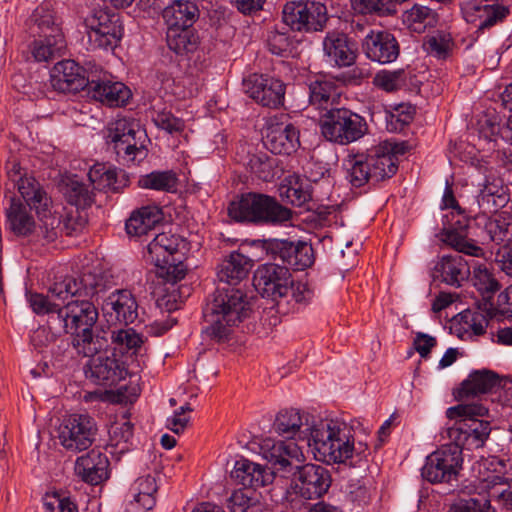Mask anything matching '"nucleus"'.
Listing matches in <instances>:
<instances>
[{
	"instance_id": "obj_35",
	"label": "nucleus",
	"mask_w": 512,
	"mask_h": 512,
	"mask_svg": "<svg viewBox=\"0 0 512 512\" xmlns=\"http://www.w3.org/2000/svg\"><path fill=\"white\" fill-rule=\"evenodd\" d=\"M465 18L468 22H475L478 18L480 23L477 31L483 32L501 22L509 14L508 8L499 5H471L465 10Z\"/></svg>"
},
{
	"instance_id": "obj_23",
	"label": "nucleus",
	"mask_w": 512,
	"mask_h": 512,
	"mask_svg": "<svg viewBox=\"0 0 512 512\" xmlns=\"http://www.w3.org/2000/svg\"><path fill=\"white\" fill-rule=\"evenodd\" d=\"M270 465L271 467L269 468L241 458L235 462L230 476L236 484L242 485L244 488L256 490L271 484L276 474L280 473L272 464Z\"/></svg>"
},
{
	"instance_id": "obj_7",
	"label": "nucleus",
	"mask_w": 512,
	"mask_h": 512,
	"mask_svg": "<svg viewBox=\"0 0 512 512\" xmlns=\"http://www.w3.org/2000/svg\"><path fill=\"white\" fill-rule=\"evenodd\" d=\"M183 239L176 234L160 233L147 245V260L155 266V274L164 282L175 284L182 280L187 268L183 264L180 245Z\"/></svg>"
},
{
	"instance_id": "obj_61",
	"label": "nucleus",
	"mask_w": 512,
	"mask_h": 512,
	"mask_svg": "<svg viewBox=\"0 0 512 512\" xmlns=\"http://www.w3.org/2000/svg\"><path fill=\"white\" fill-rule=\"evenodd\" d=\"M153 122L158 128L165 130L170 134L182 132L185 127L182 119L175 117L168 111L158 112L154 116Z\"/></svg>"
},
{
	"instance_id": "obj_12",
	"label": "nucleus",
	"mask_w": 512,
	"mask_h": 512,
	"mask_svg": "<svg viewBox=\"0 0 512 512\" xmlns=\"http://www.w3.org/2000/svg\"><path fill=\"white\" fill-rule=\"evenodd\" d=\"M283 23L292 31H322L328 20L326 6L309 0L288 1L282 9Z\"/></svg>"
},
{
	"instance_id": "obj_39",
	"label": "nucleus",
	"mask_w": 512,
	"mask_h": 512,
	"mask_svg": "<svg viewBox=\"0 0 512 512\" xmlns=\"http://www.w3.org/2000/svg\"><path fill=\"white\" fill-rule=\"evenodd\" d=\"M476 200L483 214H492L507 204L508 195L502 186L488 183L480 190Z\"/></svg>"
},
{
	"instance_id": "obj_3",
	"label": "nucleus",
	"mask_w": 512,
	"mask_h": 512,
	"mask_svg": "<svg viewBox=\"0 0 512 512\" xmlns=\"http://www.w3.org/2000/svg\"><path fill=\"white\" fill-rule=\"evenodd\" d=\"M263 458L281 472L283 477L291 476L285 492V499L293 502L296 499L318 500L329 490L332 478L329 470L321 465L307 463L294 465L302 455L294 442L266 439L261 445Z\"/></svg>"
},
{
	"instance_id": "obj_22",
	"label": "nucleus",
	"mask_w": 512,
	"mask_h": 512,
	"mask_svg": "<svg viewBox=\"0 0 512 512\" xmlns=\"http://www.w3.org/2000/svg\"><path fill=\"white\" fill-rule=\"evenodd\" d=\"M92 77L74 60H62L55 64L51 73V86L62 93H77L84 90Z\"/></svg>"
},
{
	"instance_id": "obj_34",
	"label": "nucleus",
	"mask_w": 512,
	"mask_h": 512,
	"mask_svg": "<svg viewBox=\"0 0 512 512\" xmlns=\"http://www.w3.org/2000/svg\"><path fill=\"white\" fill-rule=\"evenodd\" d=\"M371 172V181L380 182L392 177L398 169L396 157L387 152L383 145L365 154Z\"/></svg>"
},
{
	"instance_id": "obj_37",
	"label": "nucleus",
	"mask_w": 512,
	"mask_h": 512,
	"mask_svg": "<svg viewBox=\"0 0 512 512\" xmlns=\"http://www.w3.org/2000/svg\"><path fill=\"white\" fill-rule=\"evenodd\" d=\"M10 229L17 236H27L35 229V221L26 206L15 197L11 198L10 207L6 211Z\"/></svg>"
},
{
	"instance_id": "obj_8",
	"label": "nucleus",
	"mask_w": 512,
	"mask_h": 512,
	"mask_svg": "<svg viewBox=\"0 0 512 512\" xmlns=\"http://www.w3.org/2000/svg\"><path fill=\"white\" fill-rule=\"evenodd\" d=\"M107 142L113 145L117 156L126 163L141 162L147 156L146 130L132 117L116 119L108 128Z\"/></svg>"
},
{
	"instance_id": "obj_9",
	"label": "nucleus",
	"mask_w": 512,
	"mask_h": 512,
	"mask_svg": "<svg viewBox=\"0 0 512 512\" xmlns=\"http://www.w3.org/2000/svg\"><path fill=\"white\" fill-rule=\"evenodd\" d=\"M321 135L329 142L349 145L369 131L366 119L347 108H330L319 119Z\"/></svg>"
},
{
	"instance_id": "obj_21",
	"label": "nucleus",
	"mask_w": 512,
	"mask_h": 512,
	"mask_svg": "<svg viewBox=\"0 0 512 512\" xmlns=\"http://www.w3.org/2000/svg\"><path fill=\"white\" fill-rule=\"evenodd\" d=\"M91 359L85 369L88 379L97 385L112 387L123 380L127 375L124 363L118 360L115 355L90 356Z\"/></svg>"
},
{
	"instance_id": "obj_45",
	"label": "nucleus",
	"mask_w": 512,
	"mask_h": 512,
	"mask_svg": "<svg viewBox=\"0 0 512 512\" xmlns=\"http://www.w3.org/2000/svg\"><path fill=\"white\" fill-rule=\"evenodd\" d=\"M134 501L130 504H139L143 509L150 512L156 504L155 493L158 490L155 477L146 475L139 477L135 482Z\"/></svg>"
},
{
	"instance_id": "obj_48",
	"label": "nucleus",
	"mask_w": 512,
	"mask_h": 512,
	"mask_svg": "<svg viewBox=\"0 0 512 512\" xmlns=\"http://www.w3.org/2000/svg\"><path fill=\"white\" fill-rule=\"evenodd\" d=\"M231 512H262V504L253 492L241 489L234 491L227 500Z\"/></svg>"
},
{
	"instance_id": "obj_11",
	"label": "nucleus",
	"mask_w": 512,
	"mask_h": 512,
	"mask_svg": "<svg viewBox=\"0 0 512 512\" xmlns=\"http://www.w3.org/2000/svg\"><path fill=\"white\" fill-rule=\"evenodd\" d=\"M91 50L113 51L120 43L124 28L121 17L108 9H94L84 19Z\"/></svg>"
},
{
	"instance_id": "obj_57",
	"label": "nucleus",
	"mask_w": 512,
	"mask_h": 512,
	"mask_svg": "<svg viewBox=\"0 0 512 512\" xmlns=\"http://www.w3.org/2000/svg\"><path fill=\"white\" fill-rule=\"evenodd\" d=\"M113 343L126 348L127 350L137 351L143 344L142 337L134 329H119L112 331Z\"/></svg>"
},
{
	"instance_id": "obj_14",
	"label": "nucleus",
	"mask_w": 512,
	"mask_h": 512,
	"mask_svg": "<svg viewBox=\"0 0 512 512\" xmlns=\"http://www.w3.org/2000/svg\"><path fill=\"white\" fill-rule=\"evenodd\" d=\"M463 458L458 446L447 445L431 453L422 468V477L430 483H450L457 480Z\"/></svg>"
},
{
	"instance_id": "obj_59",
	"label": "nucleus",
	"mask_w": 512,
	"mask_h": 512,
	"mask_svg": "<svg viewBox=\"0 0 512 512\" xmlns=\"http://www.w3.org/2000/svg\"><path fill=\"white\" fill-rule=\"evenodd\" d=\"M509 229V223L501 216L487 217L485 221V230L489 239L495 243L504 241Z\"/></svg>"
},
{
	"instance_id": "obj_28",
	"label": "nucleus",
	"mask_w": 512,
	"mask_h": 512,
	"mask_svg": "<svg viewBox=\"0 0 512 512\" xmlns=\"http://www.w3.org/2000/svg\"><path fill=\"white\" fill-rule=\"evenodd\" d=\"M199 15L198 6L186 0L173 1L162 12L167 29L193 28Z\"/></svg>"
},
{
	"instance_id": "obj_1",
	"label": "nucleus",
	"mask_w": 512,
	"mask_h": 512,
	"mask_svg": "<svg viewBox=\"0 0 512 512\" xmlns=\"http://www.w3.org/2000/svg\"><path fill=\"white\" fill-rule=\"evenodd\" d=\"M49 292L63 302L60 310L52 314L50 326L73 335L72 344L78 354L92 356L108 346L104 336L93 332L99 316L91 300L99 292V284L93 274H83L79 278L66 277L54 283Z\"/></svg>"
},
{
	"instance_id": "obj_20",
	"label": "nucleus",
	"mask_w": 512,
	"mask_h": 512,
	"mask_svg": "<svg viewBox=\"0 0 512 512\" xmlns=\"http://www.w3.org/2000/svg\"><path fill=\"white\" fill-rule=\"evenodd\" d=\"M362 50L370 60L388 64L398 58L400 46L389 31L369 29L364 35Z\"/></svg>"
},
{
	"instance_id": "obj_18",
	"label": "nucleus",
	"mask_w": 512,
	"mask_h": 512,
	"mask_svg": "<svg viewBox=\"0 0 512 512\" xmlns=\"http://www.w3.org/2000/svg\"><path fill=\"white\" fill-rule=\"evenodd\" d=\"M299 136L294 124L274 117L267 123L264 145L273 154L290 155L300 146Z\"/></svg>"
},
{
	"instance_id": "obj_26",
	"label": "nucleus",
	"mask_w": 512,
	"mask_h": 512,
	"mask_svg": "<svg viewBox=\"0 0 512 512\" xmlns=\"http://www.w3.org/2000/svg\"><path fill=\"white\" fill-rule=\"evenodd\" d=\"M502 387L499 375L491 370H476L469 374L458 390L459 399L492 393Z\"/></svg>"
},
{
	"instance_id": "obj_10",
	"label": "nucleus",
	"mask_w": 512,
	"mask_h": 512,
	"mask_svg": "<svg viewBox=\"0 0 512 512\" xmlns=\"http://www.w3.org/2000/svg\"><path fill=\"white\" fill-rule=\"evenodd\" d=\"M19 193L30 209L38 215L40 233L46 242L55 241L62 233V216L51 211L52 200L34 177L19 181Z\"/></svg>"
},
{
	"instance_id": "obj_33",
	"label": "nucleus",
	"mask_w": 512,
	"mask_h": 512,
	"mask_svg": "<svg viewBox=\"0 0 512 512\" xmlns=\"http://www.w3.org/2000/svg\"><path fill=\"white\" fill-rule=\"evenodd\" d=\"M29 29L34 37L40 39H64L62 30L56 22L53 12L46 6L37 7L29 19Z\"/></svg>"
},
{
	"instance_id": "obj_52",
	"label": "nucleus",
	"mask_w": 512,
	"mask_h": 512,
	"mask_svg": "<svg viewBox=\"0 0 512 512\" xmlns=\"http://www.w3.org/2000/svg\"><path fill=\"white\" fill-rule=\"evenodd\" d=\"M406 80L407 74L403 69L394 71L382 70L375 75L373 83L376 87L386 92H393L405 86Z\"/></svg>"
},
{
	"instance_id": "obj_42",
	"label": "nucleus",
	"mask_w": 512,
	"mask_h": 512,
	"mask_svg": "<svg viewBox=\"0 0 512 512\" xmlns=\"http://www.w3.org/2000/svg\"><path fill=\"white\" fill-rule=\"evenodd\" d=\"M442 241L458 253H463L469 256L480 257L484 254L483 249L476 245L473 240L467 238V232L458 231L456 228L443 229Z\"/></svg>"
},
{
	"instance_id": "obj_60",
	"label": "nucleus",
	"mask_w": 512,
	"mask_h": 512,
	"mask_svg": "<svg viewBox=\"0 0 512 512\" xmlns=\"http://www.w3.org/2000/svg\"><path fill=\"white\" fill-rule=\"evenodd\" d=\"M29 303L32 310L38 315H47V323L51 320L53 313L56 314L61 308V304L51 302L48 297L42 294H31Z\"/></svg>"
},
{
	"instance_id": "obj_30",
	"label": "nucleus",
	"mask_w": 512,
	"mask_h": 512,
	"mask_svg": "<svg viewBox=\"0 0 512 512\" xmlns=\"http://www.w3.org/2000/svg\"><path fill=\"white\" fill-rule=\"evenodd\" d=\"M252 265L251 259L247 256L232 252L219 265L217 277L221 283L227 285L226 287H233L246 278Z\"/></svg>"
},
{
	"instance_id": "obj_36",
	"label": "nucleus",
	"mask_w": 512,
	"mask_h": 512,
	"mask_svg": "<svg viewBox=\"0 0 512 512\" xmlns=\"http://www.w3.org/2000/svg\"><path fill=\"white\" fill-rule=\"evenodd\" d=\"M166 42L168 48L180 56L194 53L200 43L199 35L194 28L167 29Z\"/></svg>"
},
{
	"instance_id": "obj_15",
	"label": "nucleus",
	"mask_w": 512,
	"mask_h": 512,
	"mask_svg": "<svg viewBox=\"0 0 512 512\" xmlns=\"http://www.w3.org/2000/svg\"><path fill=\"white\" fill-rule=\"evenodd\" d=\"M97 433L95 420L87 414H72L59 427V441L67 450L79 452L88 449Z\"/></svg>"
},
{
	"instance_id": "obj_27",
	"label": "nucleus",
	"mask_w": 512,
	"mask_h": 512,
	"mask_svg": "<svg viewBox=\"0 0 512 512\" xmlns=\"http://www.w3.org/2000/svg\"><path fill=\"white\" fill-rule=\"evenodd\" d=\"M323 50L330 62L339 67L350 66L356 59V53L347 35L342 32H328L323 40Z\"/></svg>"
},
{
	"instance_id": "obj_17",
	"label": "nucleus",
	"mask_w": 512,
	"mask_h": 512,
	"mask_svg": "<svg viewBox=\"0 0 512 512\" xmlns=\"http://www.w3.org/2000/svg\"><path fill=\"white\" fill-rule=\"evenodd\" d=\"M246 93L265 107L277 108L284 103L285 84L267 74L254 73L244 80Z\"/></svg>"
},
{
	"instance_id": "obj_31",
	"label": "nucleus",
	"mask_w": 512,
	"mask_h": 512,
	"mask_svg": "<svg viewBox=\"0 0 512 512\" xmlns=\"http://www.w3.org/2000/svg\"><path fill=\"white\" fill-rule=\"evenodd\" d=\"M163 220L162 209L157 205L142 206L134 210L127 219L125 228L131 236H142Z\"/></svg>"
},
{
	"instance_id": "obj_4",
	"label": "nucleus",
	"mask_w": 512,
	"mask_h": 512,
	"mask_svg": "<svg viewBox=\"0 0 512 512\" xmlns=\"http://www.w3.org/2000/svg\"><path fill=\"white\" fill-rule=\"evenodd\" d=\"M251 304L240 288L218 287L203 308L205 333L218 342L228 339L232 328L251 313Z\"/></svg>"
},
{
	"instance_id": "obj_2",
	"label": "nucleus",
	"mask_w": 512,
	"mask_h": 512,
	"mask_svg": "<svg viewBox=\"0 0 512 512\" xmlns=\"http://www.w3.org/2000/svg\"><path fill=\"white\" fill-rule=\"evenodd\" d=\"M310 415L297 409H283L278 412L273 428L287 439L298 433L309 435L308 444L315 458L327 464L344 463L351 467H362L367 463L368 445L355 443L352 428L340 420L309 421Z\"/></svg>"
},
{
	"instance_id": "obj_16",
	"label": "nucleus",
	"mask_w": 512,
	"mask_h": 512,
	"mask_svg": "<svg viewBox=\"0 0 512 512\" xmlns=\"http://www.w3.org/2000/svg\"><path fill=\"white\" fill-rule=\"evenodd\" d=\"M254 286L262 297L278 301L291 289V273L288 267L276 263L260 265L254 273Z\"/></svg>"
},
{
	"instance_id": "obj_19",
	"label": "nucleus",
	"mask_w": 512,
	"mask_h": 512,
	"mask_svg": "<svg viewBox=\"0 0 512 512\" xmlns=\"http://www.w3.org/2000/svg\"><path fill=\"white\" fill-rule=\"evenodd\" d=\"M102 311L111 325H129L138 318V303L129 290H115L104 300Z\"/></svg>"
},
{
	"instance_id": "obj_32",
	"label": "nucleus",
	"mask_w": 512,
	"mask_h": 512,
	"mask_svg": "<svg viewBox=\"0 0 512 512\" xmlns=\"http://www.w3.org/2000/svg\"><path fill=\"white\" fill-rule=\"evenodd\" d=\"M65 331H57L47 323V326H40L30 335L32 346L39 352L49 350L52 355H61L69 346L70 341L64 338Z\"/></svg>"
},
{
	"instance_id": "obj_53",
	"label": "nucleus",
	"mask_w": 512,
	"mask_h": 512,
	"mask_svg": "<svg viewBox=\"0 0 512 512\" xmlns=\"http://www.w3.org/2000/svg\"><path fill=\"white\" fill-rule=\"evenodd\" d=\"M413 117V107L400 104L392 111L386 112L387 129L392 132H400L412 122Z\"/></svg>"
},
{
	"instance_id": "obj_54",
	"label": "nucleus",
	"mask_w": 512,
	"mask_h": 512,
	"mask_svg": "<svg viewBox=\"0 0 512 512\" xmlns=\"http://www.w3.org/2000/svg\"><path fill=\"white\" fill-rule=\"evenodd\" d=\"M453 41L448 34L438 33L429 36L423 43L424 50L438 59H446L452 49Z\"/></svg>"
},
{
	"instance_id": "obj_46",
	"label": "nucleus",
	"mask_w": 512,
	"mask_h": 512,
	"mask_svg": "<svg viewBox=\"0 0 512 512\" xmlns=\"http://www.w3.org/2000/svg\"><path fill=\"white\" fill-rule=\"evenodd\" d=\"M134 425L130 422L127 413L122 416V421L114 422L109 428V442L113 447H119V452L129 450L133 438Z\"/></svg>"
},
{
	"instance_id": "obj_6",
	"label": "nucleus",
	"mask_w": 512,
	"mask_h": 512,
	"mask_svg": "<svg viewBox=\"0 0 512 512\" xmlns=\"http://www.w3.org/2000/svg\"><path fill=\"white\" fill-rule=\"evenodd\" d=\"M228 215L237 222L280 225L291 220L292 211L272 196L248 192L229 204Z\"/></svg>"
},
{
	"instance_id": "obj_29",
	"label": "nucleus",
	"mask_w": 512,
	"mask_h": 512,
	"mask_svg": "<svg viewBox=\"0 0 512 512\" xmlns=\"http://www.w3.org/2000/svg\"><path fill=\"white\" fill-rule=\"evenodd\" d=\"M309 103L316 109H323L326 112L338 102L341 95L340 86L331 78L321 76L310 81Z\"/></svg>"
},
{
	"instance_id": "obj_44",
	"label": "nucleus",
	"mask_w": 512,
	"mask_h": 512,
	"mask_svg": "<svg viewBox=\"0 0 512 512\" xmlns=\"http://www.w3.org/2000/svg\"><path fill=\"white\" fill-rule=\"evenodd\" d=\"M281 199L293 206L302 207L312 199L310 186L298 177L279 187Z\"/></svg>"
},
{
	"instance_id": "obj_13",
	"label": "nucleus",
	"mask_w": 512,
	"mask_h": 512,
	"mask_svg": "<svg viewBox=\"0 0 512 512\" xmlns=\"http://www.w3.org/2000/svg\"><path fill=\"white\" fill-rule=\"evenodd\" d=\"M263 249L273 259H279L283 266L295 271L309 268L315 260L311 244L302 240L270 238L263 240Z\"/></svg>"
},
{
	"instance_id": "obj_50",
	"label": "nucleus",
	"mask_w": 512,
	"mask_h": 512,
	"mask_svg": "<svg viewBox=\"0 0 512 512\" xmlns=\"http://www.w3.org/2000/svg\"><path fill=\"white\" fill-rule=\"evenodd\" d=\"M345 497L354 507H364L371 500V488L365 479H352L345 487Z\"/></svg>"
},
{
	"instance_id": "obj_58",
	"label": "nucleus",
	"mask_w": 512,
	"mask_h": 512,
	"mask_svg": "<svg viewBox=\"0 0 512 512\" xmlns=\"http://www.w3.org/2000/svg\"><path fill=\"white\" fill-rule=\"evenodd\" d=\"M449 512H495V510L487 499L469 498L461 499L452 504Z\"/></svg>"
},
{
	"instance_id": "obj_62",
	"label": "nucleus",
	"mask_w": 512,
	"mask_h": 512,
	"mask_svg": "<svg viewBox=\"0 0 512 512\" xmlns=\"http://www.w3.org/2000/svg\"><path fill=\"white\" fill-rule=\"evenodd\" d=\"M291 39L285 32L271 31L267 38V46L272 54L283 56L290 51Z\"/></svg>"
},
{
	"instance_id": "obj_25",
	"label": "nucleus",
	"mask_w": 512,
	"mask_h": 512,
	"mask_svg": "<svg viewBox=\"0 0 512 512\" xmlns=\"http://www.w3.org/2000/svg\"><path fill=\"white\" fill-rule=\"evenodd\" d=\"M109 460L106 454L98 449H92L77 458L75 473L84 482L90 485H98L109 477Z\"/></svg>"
},
{
	"instance_id": "obj_63",
	"label": "nucleus",
	"mask_w": 512,
	"mask_h": 512,
	"mask_svg": "<svg viewBox=\"0 0 512 512\" xmlns=\"http://www.w3.org/2000/svg\"><path fill=\"white\" fill-rule=\"evenodd\" d=\"M192 411L190 404L181 406L171 417L167 418L166 427L175 434L182 433L190 421L188 414Z\"/></svg>"
},
{
	"instance_id": "obj_41",
	"label": "nucleus",
	"mask_w": 512,
	"mask_h": 512,
	"mask_svg": "<svg viewBox=\"0 0 512 512\" xmlns=\"http://www.w3.org/2000/svg\"><path fill=\"white\" fill-rule=\"evenodd\" d=\"M406 1L407 0H350V5L358 14L383 17L396 14V5Z\"/></svg>"
},
{
	"instance_id": "obj_64",
	"label": "nucleus",
	"mask_w": 512,
	"mask_h": 512,
	"mask_svg": "<svg viewBox=\"0 0 512 512\" xmlns=\"http://www.w3.org/2000/svg\"><path fill=\"white\" fill-rule=\"evenodd\" d=\"M112 84L113 81L111 80L100 78L95 79L92 77L85 89L92 99L106 105V101L109 96V90L111 89Z\"/></svg>"
},
{
	"instance_id": "obj_43",
	"label": "nucleus",
	"mask_w": 512,
	"mask_h": 512,
	"mask_svg": "<svg viewBox=\"0 0 512 512\" xmlns=\"http://www.w3.org/2000/svg\"><path fill=\"white\" fill-rule=\"evenodd\" d=\"M349 182L354 187H362L371 180L369 164L365 154L348 155L344 160Z\"/></svg>"
},
{
	"instance_id": "obj_5",
	"label": "nucleus",
	"mask_w": 512,
	"mask_h": 512,
	"mask_svg": "<svg viewBox=\"0 0 512 512\" xmlns=\"http://www.w3.org/2000/svg\"><path fill=\"white\" fill-rule=\"evenodd\" d=\"M488 414V408L480 403H461L449 407L446 416L449 419L459 420L447 430L448 437L454 442L451 446H458L472 450L481 448L488 439L491 426L486 420H479Z\"/></svg>"
},
{
	"instance_id": "obj_49",
	"label": "nucleus",
	"mask_w": 512,
	"mask_h": 512,
	"mask_svg": "<svg viewBox=\"0 0 512 512\" xmlns=\"http://www.w3.org/2000/svg\"><path fill=\"white\" fill-rule=\"evenodd\" d=\"M65 196L71 205L78 208H86L93 203V193L89 186L73 178L66 184Z\"/></svg>"
},
{
	"instance_id": "obj_47",
	"label": "nucleus",
	"mask_w": 512,
	"mask_h": 512,
	"mask_svg": "<svg viewBox=\"0 0 512 512\" xmlns=\"http://www.w3.org/2000/svg\"><path fill=\"white\" fill-rule=\"evenodd\" d=\"M99 176L100 184L107 187L113 192H119L123 187L128 184V178L123 170L117 171L116 169L104 170V167L94 168L88 173L89 180L94 183Z\"/></svg>"
},
{
	"instance_id": "obj_55",
	"label": "nucleus",
	"mask_w": 512,
	"mask_h": 512,
	"mask_svg": "<svg viewBox=\"0 0 512 512\" xmlns=\"http://www.w3.org/2000/svg\"><path fill=\"white\" fill-rule=\"evenodd\" d=\"M472 281L477 290L482 293L493 294L500 288L498 281L483 264L473 266Z\"/></svg>"
},
{
	"instance_id": "obj_38",
	"label": "nucleus",
	"mask_w": 512,
	"mask_h": 512,
	"mask_svg": "<svg viewBox=\"0 0 512 512\" xmlns=\"http://www.w3.org/2000/svg\"><path fill=\"white\" fill-rule=\"evenodd\" d=\"M241 161L252 174L262 181L269 182L275 177L277 159L266 152L248 153Z\"/></svg>"
},
{
	"instance_id": "obj_40",
	"label": "nucleus",
	"mask_w": 512,
	"mask_h": 512,
	"mask_svg": "<svg viewBox=\"0 0 512 512\" xmlns=\"http://www.w3.org/2000/svg\"><path fill=\"white\" fill-rule=\"evenodd\" d=\"M138 185L144 189L170 193L177 190L178 178L172 170L152 171L142 175L138 180Z\"/></svg>"
},
{
	"instance_id": "obj_24",
	"label": "nucleus",
	"mask_w": 512,
	"mask_h": 512,
	"mask_svg": "<svg viewBox=\"0 0 512 512\" xmlns=\"http://www.w3.org/2000/svg\"><path fill=\"white\" fill-rule=\"evenodd\" d=\"M470 274L468 262L460 254H454L442 256L435 264L432 276L434 280L459 288Z\"/></svg>"
},
{
	"instance_id": "obj_51",
	"label": "nucleus",
	"mask_w": 512,
	"mask_h": 512,
	"mask_svg": "<svg viewBox=\"0 0 512 512\" xmlns=\"http://www.w3.org/2000/svg\"><path fill=\"white\" fill-rule=\"evenodd\" d=\"M65 48L64 39H38L33 43L32 54L36 61H50L60 55Z\"/></svg>"
},
{
	"instance_id": "obj_56",
	"label": "nucleus",
	"mask_w": 512,
	"mask_h": 512,
	"mask_svg": "<svg viewBox=\"0 0 512 512\" xmlns=\"http://www.w3.org/2000/svg\"><path fill=\"white\" fill-rule=\"evenodd\" d=\"M42 512H78L77 505L69 498L57 493L43 497Z\"/></svg>"
}]
</instances>
